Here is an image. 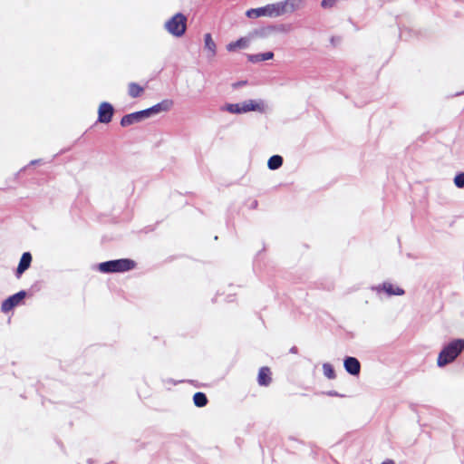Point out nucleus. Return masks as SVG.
<instances>
[{
	"mask_svg": "<svg viewBox=\"0 0 464 464\" xmlns=\"http://www.w3.org/2000/svg\"><path fill=\"white\" fill-rule=\"evenodd\" d=\"M220 111H227L232 114L245 113L243 102H238V103L226 102L223 106L220 107Z\"/></svg>",
	"mask_w": 464,
	"mask_h": 464,
	"instance_id": "nucleus-16",
	"label": "nucleus"
},
{
	"mask_svg": "<svg viewBox=\"0 0 464 464\" xmlns=\"http://www.w3.org/2000/svg\"><path fill=\"white\" fill-rule=\"evenodd\" d=\"M173 104L174 102L170 99L162 100L150 108L123 115L121 119L120 124L121 127L126 128L132 124L141 122L146 119L169 111L172 108Z\"/></svg>",
	"mask_w": 464,
	"mask_h": 464,
	"instance_id": "nucleus-2",
	"label": "nucleus"
},
{
	"mask_svg": "<svg viewBox=\"0 0 464 464\" xmlns=\"http://www.w3.org/2000/svg\"><path fill=\"white\" fill-rule=\"evenodd\" d=\"M252 37L249 34L247 36L239 37L237 40L230 42L227 44L226 48L228 52H236L239 49H246L249 46Z\"/></svg>",
	"mask_w": 464,
	"mask_h": 464,
	"instance_id": "nucleus-13",
	"label": "nucleus"
},
{
	"mask_svg": "<svg viewBox=\"0 0 464 464\" xmlns=\"http://www.w3.org/2000/svg\"><path fill=\"white\" fill-rule=\"evenodd\" d=\"M284 163V159L281 155H278V154H275V155H272L268 160H267V168L270 169V170H276L278 169L279 168L282 167Z\"/></svg>",
	"mask_w": 464,
	"mask_h": 464,
	"instance_id": "nucleus-18",
	"label": "nucleus"
},
{
	"mask_svg": "<svg viewBox=\"0 0 464 464\" xmlns=\"http://www.w3.org/2000/svg\"><path fill=\"white\" fill-rule=\"evenodd\" d=\"M275 31H285V25H267L265 27L255 29L253 32L250 33L252 39L255 36L260 37V38H266L268 37L273 32Z\"/></svg>",
	"mask_w": 464,
	"mask_h": 464,
	"instance_id": "nucleus-12",
	"label": "nucleus"
},
{
	"mask_svg": "<svg viewBox=\"0 0 464 464\" xmlns=\"http://www.w3.org/2000/svg\"><path fill=\"white\" fill-rule=\"evenodd\" d=\"M97 270L102 274L125 273L136 268L137 263L131 258H118L97 264Z\"/></svg>",
	"mask_w": 464,
	"mask_h": 464,
	"instance_id": "nucleus-4",
	"label": "nucleus"
},
{
	"mask_svg": "<svg viewBox=\"0 0 464 464\" xmlns=\"http://www.w3.org/2000/svg\"><path fill=\"white\" fill-rule=\"evenodd\" d=\"M247 83V81L246 80H243V81H238V82H236L232 84L233 88L234 89H237L239 87H242L244 85H246Z\"/></svg>",
	"mask_w": 464,
	"mask_h": 464,
	"instance_id": "nucleus-25",
	"label": "nucleus"
},
{
	"mask_svg": "<svg viewBox=\"0 0 464 464\" xmlns=\"http://www.w3.org/2000/svg\"><path fill=\"white\" fill-rule=\"evenodd\" d=\"M460 95H464V90L461 92H456L453 96L457 97V96H460Z\"/></svg>",
	"mask_w": 464,
	"mask_h": 464,
	"instance_id": "nucleus-31",
	"label": "nucleus"
},
{
	"mask_svg": "<svg viewBox=\"0 0 464 464\" xmlns=\"http://www.w3.org/2000/svg\"><path fill=\"white\" fill-rule=\"evenodd\" d=\"M453 183L458 188H464V171H459L455 174Z\"/></svg>",
	"mask_w": 464,
	"mask_h": 464,
	"instance_id": "nucleus-22",
	"label": "nucleus"
},
{
	"mask_svg": "<svg viewBox=\"0 0 464 464\" xmlns=\"http://www.w3.org/2000/svg\"><path fill=\"white\" fill-rule=\"evenodd\" d=\"M343 368L348 374L354 377H358L360 375L362 365L356 357L346 355L343 357Z\"/></svg>",
	"mask_w": 464,
	"mask_h": 464,
	"instance_id": "nucleus-9",
	"label": "nucleus"
},
{
	"mask_svg": "<svg viewBox=\"0 0 464 464\" xmlns=\"http://www.w3.org/2000/svg\"><path fill=\"white\" fill-rule=\"evenodd\" d=\"M245 113L250 111H256L259 113H265L266 110V105L264 100L262 99H249L243 102Z\"/></svg>",
	"mask_w": 464,
	"mask_h": 464,
	"instance_id": "nucleus-10",
	"label": "nucleus"
},
{
	"mask_svg": "<svg viewBox=\"0 0 464 464\" xmlns=\"http://www.w3.org/2000/svg\"><path fill=\"white\" fill-rule=\"evenodd\" d=\"M32 293L29 290H20L5 299H4L1 303V312L4 314H8L13 311L16 306L24 304V299L26 297L32 296Z\"/></svg>",
	"mask_w": 464,
	"mask_h": 464,
	"instance_id": "nucleus-6",
	"label": "nucleus"
},
{
	"mask_svg": "<svg viewBox=\"0 0 464 464\" xmlns=\"http://www.w3.org/2000/svg\"><path fill=\"white\" fill-rule=\"evenodd\" d=\"M43 163V160L42 159H37V160H33L29 162L28 166H34V165H39Z\"/></svg>",
	"mask_w": 464,
	"mask_h": 464,
	"instance_id": "nucleus-26",
	"label": "nucleus"
},
{
	"mask_svg": "<svg viewBox=\"0 0 464 464\" xmlns=\"http://www.w3.org/2000/svg\"><path fill=\"white\" fill-rule=\"evenodd\" d=\"M87 463L88 464H93V459H87Z\"/></svg>",
	"mask_w": 464,
	"mask_h": 464,
	"instance_id": "nucleus-32",
	"label": "nucleus"
},
{
	"mask_svg": "<svg viewBox=\"0 0 464 464\" xmlns=\"http://www.w3.org/2000/svg\"><path fill=\"white\" fill-rule=\"evenodd\" d=\"M69 150H70V149H64V150H62L60 151V154L64 153V152L68 151Z\"/></svg>",
	"mask_w": 464,
	"mask_h": 464,
	"instance_id": "nucleus-33",
	"label": "nucleus"
},
{
	"mask_svg": "<svg viewBox=\"0 0 464 464\" xmlns=\"http://www.w3.org/2000/svg\"><path fill=\"white\" fill-rule=\"evenodd\" d=\"M298 8L295 0H284L274 4H267L264 6L250 8L246 11V16L249 19L259 17H278L287 13H293Z\"/></svg>",
	"mask_w": 464,
	"mask_h": 464,
	"instance_id": "nucleus-1",
	"label": "nucleus"
},
{
	"mask_svg": "<svg viewBox=\"0 0 464 464\" xmlns=\"http://www.w3.org/2000/svg\"><path fill=\"white\" fill-rule=\"evenodd\" d=\"M246 59L251 63H258L261 62L272 60L275 56L272 51L257 53H246Z\"/></svg>",
	"mask_w": 464,
	"mask_h": 464,
	"instance_id": "nucleus-14",
	"label": "nucleus"
},
{
	"mask_svg": "<svg viewBox=\"0 0 464 464\" xmlns=\"http://www.w3.org/2000/svg\"><path fill=\"white\" fill-rule=\"evenodd\" d=\"M232 299L230 298V295H227V302H231Z\"/></svg>",
	"mask_w": 464,
	"mask_h": 464,
	"instance_id": "nucleus-34",
	"label": "nucleus"
},
{
	"mask_svg": "<svg viewBox=\"0 0 464 464\" xmlns=\"http://www.w3.org/2000/svg\"><path fill=\"white\" fill-rule=\"evenodd\" d=\"M33 261L32 254L29 251L24 252L20 257L17 267L14 271L16 278H20L22 275L31 266Z\"/></svg>",
	"mask_w": 464,
	"mask_h": 464,
	"instance_id": "nucleus-11",
	"label": "nucleus"
},
{
	"mask_svg": "<svg viewBox=\"0 0 464 464\" xmlns=\"http://www.w3.org/2000/svg\"><path fill=\"white\" fill-rule=\"evenodd\" d=\"M187 16L178 12L165 22V30L174 37H182L187 31Z\"/></svg>",
	"mask_w": 464,
	"mask_h": 464,
	"instance_id": "nucleus-5",
	"label": "nucleus"
},
{
	"mask_svg": "<svg viewBox=\"0 0 464 464\" xmlns=\"http://www.w3.org/2000/svg\"><path fill=\"white\" fill-rule=\"evenodd\" d=\"M340 0H337V2H339Z\"/></svg>",
	"mask_w": 464,
	"mask_h": 464,
	"instance_id": "nucleus-35",
	"label": "nucleus"
},
{
	"mask_svg": "<svg viewBox=\"0 0 464 464\" xmlns=\"http://www.w3.org/2000/svg\"><path fill=\"white\" fill-rule=\"evenodd\" d=\"M337 0H322L321 1V7L324 9L332 8L336 5Z\"/></svg>",
	"mask_w": 464,
	"mask_h": 464,
	"instance_id": "nucleus-23",
	"label": "nucleus"
},
{
	"mask_svg": "<svg viewBox=\"0 0 464 464\" xmlns=\"http://www.w3.org/2000/svg\"><path fill=\"white\" fill-rule=\"evenodd\" d=\"M381 464H395V461L393 459H386Z\"/></svg>",
	"mask_w": 464,
	"mask_h": 464,
	"instance_id": "nucleus-28",
	"label": "nucleus"
},
{
	"mask_svg": "<svg viewBox=\"0 0 464 464\" xmlns=\"http://www.w3.org/2000/svg\"><path fill=\"white\" fill-rule=\"evenodd\" d=\"M340 41V37H336V36H332L330 38V42L333 45H335L336 44V42H339Z\"/></svg>",
	"mask_w": 464,
	"mask_h": 464,
	"instance_id": "nucleus-27",
	"label": "nucleus"
},
{
	"mask_svg": "<svg viewBox=\"0 0 464 464\" xmlns=\"http://www.w3.org/2000/svg\"><path fill=\"white\" fill-rule=\"evenodd\" d=\"M192 401L197 408H203L208 403V396L203 392H195L193 394Z\"/></svg>",
	"mask_w": 464,
	"mask_h": 464,
	"instance_id": "nucleus-17",
	"label": "nucleus"
},
{
	"mask_svg": "<svg viewBox=\"0 0 464 464\" xmlns=\"http://www.w3.org/2000/svg\"><path fill=\"white\" fill-rule=\"evenodd\" d=\"M464 351V339L453 338L444 343L438 354L437 366L444 368L452 363Z\"/></svg>",
	"mask_w": 464,
	"mask_h": 464,
	"instance_id": "nucleus-3",
	"label": "nucleus"
},
{
	"mask_svg": "<svg viewBox=\"0 0 464 464\" xmlns=\"http://www.w3.org/2000/svg\"><path fill=\"white\" fill-rule=\"evenodd\" d=\"M289 353H298V348L296 346H292L289 350Z\"/></svg>",
	"mask_w": 464,
	"mask_h": 464,
	"instance_id": "nucleus-30",
	"label": "nucleus"
},
{
	"mask_svg": "<svg viewBox=\"0 0 464 464\" xmlns=\"http://www.w3.org/2000/svg\"><path fill=\"white\" fill-rule=\"evenodd\" d=\"M323 372L324 375L328 380H334L336 378V372L334 368V366L330 362H324L323 363Z\"/></svg>",
	"mask_w": 464,
	"mask_h": 464,
	"instance_id": "nucleus-21",
	"label": "nucleus"
},
{
	"mask_svg": "<svg viewBox=\"0 0 464 464\" xmlns=\"http://www.w3.org/2000/svg\"><path fill=\"white\" fill-rule=\"evenodd\" d=\"M371 290L377 294L384 293L387 296H401L405 295V290L391 282L384 281L382 284L372 285Z\"/></svg>",
	"mask_w": 464,
	"mask_h": 464,
	"instance_id": "nucleus-7",
	"label": "nucleus"
},
{
	"mask_svg": "<svg viewBox=\"0 0 464 464\" xmlns=\"http://www.w3.org/2000/svg\"><path fill=\"white\" fill-rule=\"evenodd\" d=\"M258 206V201L257 200H254L251 205H250V208L252 209H256Z\"/></svg>",
	"mask_w": 464,
	"mask_h": 464,
	"instance_id": "nucleus-29",
	"label": "nucleus"
},
{
	"mask_svg": "<svg viewBox=\"0 0 464 464\" xmlns=\"http://www.w3.org/2000/svg\"><path fill=\"white\" fill-rule=\"evenodd\" d=\"M97 122L109 124L113 118L114 107L109 102H102L98 107Z\"/></svg>",
	"mask_w": 464,
	"mask_h": 464,
	"instance_id": "nucleus-8",
	"label": "nucleus"
},
{
	"mask_svg": "<svg viewBox=\"0 0 464 464\" xmlns=\"http://www.w3.org/2000/svg\"><path fill=\"white\" fill-rule=\"evenodd\" d=\"M204 46L205 49L210 52L211 56H215L217 54V45L210 33L204 34Z\"/></svg>",
	"mask_w": 464,
	"mask_h": 464,
	"instance_id": "nucleus-19",
	"label": "nucleus"
},
{
	"mask_svg": "<svg viewBox=\"0 0 464 464\" xmlns=\"http://www.w3.org/2000/svg\"><path fill=\"white\" fill-rule=\"evenodd\" d=\"M321 394L327 395L329 397H345L344 394L339 393L338 392L334 390L327 391V392H322Z\"/></svg>",
	"mask_w": 464,
	"mask_h": 464,
	"instance_id": "nucleus-24",
	"label": "nucleus"
},
{
	"mask_svg": "<svg viewBox=\"0 0 464 464\" xmlns=\"http://www.w3.org/2000/svg\"><path fill=\"white\" fill-rule=\"evenodd\" d=\"M272 372L269 367L262 366L257 374V383L260 386L267 387L272 382Z\"/></svg>",
	"mask_w": 464,
	"mask_h": 464,
	"instance_id": "nucleus-15",
	"label": "nucleus"
},
{
	"mask_svg": "<svg viewBox=\"0 0 464 464\" xmlns=\"http://www.w3.org/2000/svg\"><path fill=\"white\" fill-rule=\"evenodd\" d=\"M144 92V87L137 82H130L128 86V94L131 98H138Z\"/></svg>",
	"mask_w": 464,
	"mask_h": 464,
	"instance_id": "nucleus-20",
	"label": "nucleus"
}]
</instances>
